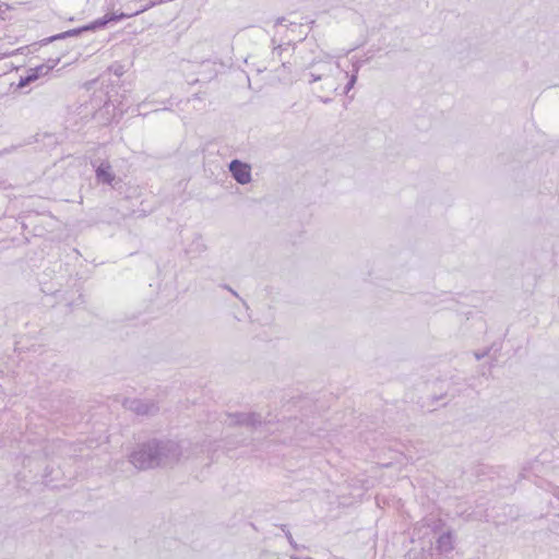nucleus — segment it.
<instances>
[{"label":"nucleus","instance_id":"obj_1","mask_svg":"<svg viewBox=\"0 0 559 559\" xmlns=\"http://www.w3.org/2000/svg\"><path fill=\"white\" fill-rule=\"evenodd\" d=\"M182 455L179 443L173 440L150 439L136 444L129 454V462L138 469L167 467L176 464Z\"/></svg>","mask_w":559,"mask_h":559},{"label":"nucleus","instance_id":"obj_2","mask_svg":"<svg viewBox=\"0 0 559 559\" xmlns=\"http://www.w3.org/2000/svg\"><path fill=\"white\" fill-rule=\"evenodd\" d=\"M311 68H313V71H310L307 73L309 76L308 83L313 84L318 81H322L323 84L319 87L314 88L313 91L320 94H332L336 93L338 90V83L336 82V79L333 74V67L330 62L324 63H317L313 62L311 64Z\"/></svg>","mask_w":559,"mask_h":559},{"label":"nucleus","instance_id":"obj_3","mask_svg":"<svg viewBox=\"0 0 559 559\" xmlns=\"http://www.w3.org/2000/svg\"><path fill=\"white\" fill-rule=\"evenodd\" d=\"M164 0H150L145 7L143 9H135L133 11H130V12H121V13H107L105 14L104 16L93 21L94 22V27L97 29H100V28H104L107 26L108 23L110 22H118V21H121V20H124V19H129L131 16H134V15H138L157 4H160L163 3Z\"/></svg>","mask_w":559,"mask_h":559},{"label":"nucleus","instance_id":"obj_4","mask_svg":"<svg viewBox=\"0 0 559 559\" xmlns=\"http://www.w3.org/2000/svg\"><path fill=\"white\" fill-rule=\"evenodd\" d=\"M95 176L98 183L109 185L114 190L118 191L120 194L122 193L126 183L121 178L116 177L108 162L100 163L95 170Z\"/></svg>","mask_w":559,"mask_h":559},{"label":"nucleus","instance_id":"obj_5","mask_svg":"<svg viewBox=\"0 0 559 559\" xmlns=\"http://www.w3.org/2000/svg\"><path fill=\"white\" fill-rule=\"evenodd\" d=\"M123 406L141 416H153L159 411L158 404L153 400L127 399Z\"/></svg>","mask_w":559,"mask_h":559},{"label":"nucleus","instance_id":"obj_6","mask_svg":"<svg viewBox=\"0 0 559 559\" xmlns=\"http://www.w3.org/2000/svg\"><path fill=\"white\" fill-rule=\"evenodd\" d=\"M225 421L228 426H246L255 428L263 424L262 417L259 413H228Z\"/></svg>","mask_w":559,"mask_h":559},{"label":"nucleus","instance_id":"obj_7","mask_svg":"<svg viewBox=\"0 0 559 559\" xmlns=\"http://www.w3.org/2000/svg\"><path fill=\"white\" fill-rule=\"evenodd\" d=\"M228 170L239 185H247L252 180L251 166L240 159H233L228 165Z\"/></svg>","mask_w":559,"mask_h":559},{"label":"nucleus","instance_id":"obj_8","mask_svg":"<svg viewBox=\"0 0 559 559\" xmlns=\"http://www.w3.org/2000/svg\"><path fill=\"white\" fill-rule=\"evenodd\" d=\"M94 31H96V28L94 27V22H91V23H88L86 25H83V26H80V27H76V28H72V29H69V31H66V32L52 35L50 37H47V38L41 40V45H47L49 43H52V41H56V40H60V39H66V38H69V37H75V36L81 35L84 32H94Z\"/></svg>","mask_w":559,"mask_h":559},{"label":"nucleus","instance_id":"obj_9","mask_svg":"<svg viewBox=\"0 0 559 559\" xmlns=\"http://www.w3.org/2000/svg\"><path fill=\"white\" fill-rule=\"evenodd\" d=\"M436 549L440 554H449L454 549V536L451 531H447L438 537Z\"/></svg>","mask_w":559,"mask_h":559},{"label":"nucleus","instance_id":"obj_10","mask_svg":"<svg viewBox=\"0 0 559 559\" xmlns=\"http://www.w3.org/2000/svg\"><path fill=\"white\" fill-rule=\"evenodd\" d=\"M207 249L201 235H195L193 240L186 248V254L190 258H197L205 252Z\"/></svg>","mask_w":559,"mask_h":559},{"label":"nucleus","instance_id":"obj_11","mask_svg":"<svg viewBox=\"0 0 559 559\" xmlns=\"http://www.w3.org/2000/svg\"><path fill=\"white\" fill-rule=\"evenodd\" d=\"M287 31L292 34H296V36H287L288 39L286 41V46L289 47L294 40L297 38L299 41L304 40L307 37V31L302 24H298L295 22H290L287 26Z\"/></svg>","mask_w":559,"mask_h":559},{"label":"nucleus","instance_id":"obj_12","mask_svg":"<svg viewBox=\"0 0 559 559\" xmlns=\"http://www.w3.org/2000/svg\"><path fill=\"white\" fill-rule=\"evenodd\" d=\"M280 528L284 532L285 537H286L287 542L289 543V545H290L295 550H298V549H299V546H298V544L295 542V539L293 538V535H292L290 531L288 530L287 525H286V524H281V525H280Z\"/></svg>","mask_w":559,"mask_h":559},{"label":"nucleus","instance_id":"obj_13","mask_svg":"<svg viewBox=\"0 0 559 559\" xmlns=\"http://www.w3.org/2000/svg\"><path fill=\"white\" fill-rule=\"evenodd\" d=\"M148 1L150 0H132V1H130L127 4V10H128L127 12L133 11L135 9H143Z\"/></svg>","mask_w":559,"mask_h":559},{"label":"nucleus","instance_id":"obj_14","mask_svg":"<svg viewBox=\"0 0 559 559\" xmlns=\"http://www.w3.org/2000/svg\"><path fill=\"white\" fill-rule=\"evenodd\" d=\"M28 72H29L31 74H35V75H34V78H35L36 80H38L39 78H41V76H44V75L48 74V72H47V68H44V66H43V64L37 66V67H35V68H31V69L28 70Z\"/></svg>","mask_w":559,"mask_h":559},{"label":"nucleus","instance_id":"obj_15","mask_svg":"<svg viewBox=\"0 0 559 559\" xmlns=\"http://www.w3.org/2000/svg\"><path fill=\"white\" fill-rule=\"evenodd\" d=\"M357 74H358V69H355L354 73H352V75L348 79L347 84L344 87V94L347 95L349 93V91L355 86V84L357 82Z\"/></svg>","mask_w":559,"mask_h":559},{"label":"nucleus","instance_id":"obj_16","mask_svg":"<svg viewBox=\"0 0 559 559\" xmlns=\"http://www.w3.org/2000/svg\"><path fill=\"white\" fill-rule=\"evenodd\" d=\"M35 74H31L28 71H27V74L25 76H21L20 79V82L17 84L19 87H25L27 86L28 84H31L32 82H35L36 79L34 78Z\"/></svg>","mask_w":559,"mask_h":559},{"label":"nucleus","instance_id":"obj_17","mask_svg":"<svg viewBox=\"0 0 559 559\" xmlns=\"http://www.w3.org/2000/svg\"><path fill=\"white\" fill-rule=\"evenodd\" d=\"M60 61V58H50L46 63H43L44 68H47V72L49 73Z\"/></svg>","mask_w":559,"mask_h":559},{"label":"nucleus","instance_id":"obj_18","mask_svg":"<svg viewBox=\"0 0 559 559\" xmlns=\"http://www.w3.org/2000/svg\"><path fill=\"white\" fill-rule=\"evenodd\" d=\"M285 45H286V43L285 44H278L277 46H275L274 49H273V55L277 56V57H281L283 51L287 49L285 47Z\"/></svg>","mask_w":559,"mask_h":559},{"label":"nucleus","instance_id":"obj_19","mask_svg":"<svg viewBox=\"0 0 559 559\" xmlns=\"http://www.w3.org/2000/svg\"><path fill=\"white\" fill-rule=\"evenodd\" d=\"M489 352H490V348H486V349H485V350H483V352H476L474 355H475V358H476L477 360H480V359H483L484 357H486V356L489 354Z\"/></svg>","mask_w":559,"mask_h":559},{"label":"nucleus","instance_id":"obj_20","mask_svg":"<svg viewBox=\"0 0 559 559\" xmlns=\"http://www.w3.org/2000/svg\"><path fill=\"white\" fill-rule=\"evenodd\" d=\"M320 102H322L323 104H329L332 102V98L331 97H324L323 95H318Z\"/></svg>","mask_w":559,"mask_h":559},{"label":"nucleus","instance_id":"obj_21","mask_svg":"<svg viewBox=\"0 0 559 559\" xmlns=\"http://www.w3.org/2000/svg\"><path fill=\"white\" fill-rule=\"evenodd\" d=\"M222 287H223L224 289H227L228 292H230L235 297H239V296H238V293H237V292H235L230 286H228V285H226V284H225V285H222Z\"/></svg>","mask_w":559,"mask_h":559},{"label":"nucleus","instance_id":"obj_22","mask_svg":"<svg viewBox=\"0 0 559 559\" xmlns=\"http://www.w3.org/2000/svg\"><path fill=\"white\" fill-rule=\"evenodd\" d=\"M14 150H15V146H11L10 148H4L2 152H0V155L3 153H11Z\"/></svg>","mask_w":559,"mask_h":559},{"label":"nucleus","instance_id":"obj_23","mask_svg":"<svg viewBox=\"0 0 559 559\" xmlns=\"http://www.w3.org/2000/svg\"><path fill=\"white\" fill-rule=\"evenodd\" d=\"M292 559H312V558L311 557L300 558V557L292 556Z\"/></svg>","mask_w":559,"mask_h":559},{"label":"nucleus","instance_id":"obj_24","mask_svg":"<svg viewBox=\"0 0 559 559\" xmlns=\"http://www.w3.org/2000/svg\"><path fill=\"white\" fill-rule=\"evenodd\" d=\"M284 21H285V17L278 19V20H277V22H276V24H277V25H278V24H282Z\"/></svg>","mask_w":559,"mask_h":559},{"label":"nucleus","instance_id":"obj_25","mask_svg":"<svg viewBox=\"0 0 559 559\" xmlns=\"http://www.w3.org/2000/svg\"><path fill=\"white\" fill-rule=\"evenodd\" d=\"M353 67H354L353 72L355 71V69H358V70H359V63H358V62L354 63V66H353Z\"/></svg>","mask_w":559,"mask_h":559}]
</instances>
